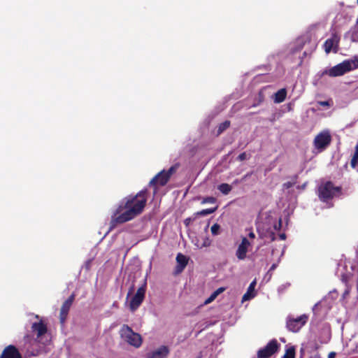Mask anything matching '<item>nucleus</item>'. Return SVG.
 Listing matches in <instances>:
<instances>
[{
	"mask_svg": "<svg viewBox=\"0 0 358 358\" xmlns=\"http://www.w3.org/2000/svg\"><path fill=\"white\" fill-rule=\"evenodd\" d=\"M145 290L146 282H145L144 284L137 289L136 293L130 301L129 307L132 311L136 310L143 301L145 295Z\"/></svg>",
	"mask_w": 358,
	"mask_h": 358,
	"instance_id": "nucleus-8",
	"label": "nucleus"
},
{
	"mask_svg": "<svg viewBox=\"0 0 358 358\" xmlns=\"http://www.w3.org/2000/svg\"><path fill=\"white\" fill-rule=\"evenodd\" d=\"M217 189L224 194H228L231 190V186L227 183L220 184Z\"/></svg>",
	"mask_w": 358,
	"mask_h": 358,
	"instance_id": "nucleus-19",
	"label": "nucleus"
},
{
	"mask_svg": "<svg viewBox=\"0 0 358 358\" xmlns=\"http://www.w3.org/2000/svg\"><path fill=\"white\" fill-rule=\"evenodd\" d=\"M308 320V317L306 314L296 318L288 317L286 322L287 328L292 332H298L306 324Z\"/></svg>",
	"mask_w": 358,
	"mask_h": 358,
	"instance_id": "nucleus-6",
	"label": "nucleus"
},
{
	"mask_svg": "<svg viewBox=\"0 0 358 358\" xmlns=\"http://www.w3.org/2000/svg\"><path fill=\"white\" fill-rule=\"evenodd\" d=\"M216 210V208H206V209H203L201 211H199L197 212L196 214L197 215H200V216H206L208 215H210L213 213H214Z\"/></svg>",
	"mask_w": 358,
	"mask_h": 358,
	"instance_id": "nucleus-23",
	"label": "nucleus"
},
{
	"mask_svg": "<svg viewBox=\"0 0 358 358\" xmlns=\"http://www.w3.org/2000/svg\"><path fill=\"white\" fill-rule=\"evenodd\" d=\"M220 226L217 223L214 224L210 229L211 233L213 236L219 234Z\"/></svg>",
	"mask_w": 358,
	"mask_h": 358,
	"instance_id": "nucleus-24",
	"label": "nucleus"
},
{
	"mask_svg": "<svg viewBox=\"0 0 358 358\" xmlns=\"http://www.w3.org/2000/svg\"><path fill=\"white\" fill-rule=\"evenodd\" d=\"M0 358H22L18 349L13 345L6 347L0 355Z\"/></svg>",
	"mask_w": 358,
	"mask_h": 358,
	"instance_id": "nucleus-12",
	"label": "nucleus"
},
{
	"mask_svg": "<svg viewBox=\"0 0 358 358\" xmlns=\"http://www.w3.org/2000/svg\"><path fill=\"white\" fill-rule=\"evenodd\" d=\"M176 262L178 264L182 265L186 267L188 263L187 257L181 253H178L176 256Z\"/></svg>",
	"mask_w": 358,
	"mask_h": 358,
	"instance_id": "nucleus-18",
	"label": "nucleus"
},
{
	"mask_svg": "<svg viewBox=\"0 0 358 358\" xmlns=\"http://www.w3.org/2000/svg\"><path fill=\"white\" fill-rule=\"evenodd\" d=\"M217 296L213 292L204 302L205 304H208L211 303L213 301H214L216 299Z\"/></svg>",
	"mask_w": 358,
	"mask_h": 358,
	"instance_id": "nucleus-26",
	"label": "nucleus"
},
{
	"mask_svg": "<svg viewBox=\"0 0 358 358\" xmlns=\"http://www.w3.org/2000/svg\"><path fill=\"white\" fill-rule=\"evenodd\" d=\"M275 268V264H273L271 267V270H273Z\"/></svg>",
	"mask_w": 358,
	"mask_h": 358,
	"instance_id": "nucleus-39",
	"label": "nucleus"
},
{
	"mask_svg": "<svg viewBox=\"0 0 358 358\" xmlns=\"http://www.w3.org/2000/svg\"><path fill=\"white\" fill-rule=\"evenodd\" d=\"M215 199L213 196H208V197H206L203 199V202L202 203H215Z\"/></svg>",
	"mask_w": 358,
	"mask_h": 358,
	"instance_id": "nucleus-27",
	"label": "nucleus"
},
{
	"mask_svg": "<svg viewBox=\"0 0 358 358\" xmlns=\"http://www.w3.org/2000/svg\"><path fill=\"white\" fill-rule=\"evenodd\" d=\"M331 142V136L328 130L319 133L314 138L313 145L315 148L322 152L324 150Z\"/></svg>",
	"mask_w": 358,
	"mask_h": 358,
	"instance_id": "nucleus-5",
	"label": "nucleus"
},
{
	"mask_svg": "<svg viewBox=\"0 0 358 358\" xmlns=\"http://www.w3.org/2000/svg\"><path fill=\"white\" fill-rule=\"evenodd\" d=\"M169 354V349L166 346H161L157 350L148 353V358H165Z\"/></svg>",
	"mask_w": 358,
	"mask_h": 358,
	"instance_id": "nucleus-14",
	"label": "nucleus"
},
{
	"mask_svg": "<svg viewBox=\"0 0 358 358\" xmlns=\"http://www.w3.org/2000/svg\"><path fill=\"white\" fill-rule=\"evenodd\" d=\"M170 178L165 173V170H162L150 181L149 185L154 187V194H155L157 192V186H164L167 184Z\"/></svg>",
	"mask_w": 358,
	"mask_h": 358,
	"instance_id": "nucleus-9",
	"label": "nucleus"
},
{
	"mask_svg": "<svg viewBox=\"0 0 358 358\" xmlns=\"http://www.w3.org/2000/svg\"><path fill=\"white\" fill-rule=\"evenodd\" d=\"M336 352H331L330 353H329L328 355V358H335L336 357Z\"/></svg>",
	"mask_w": 358,
	"mask_h": 358,
	"instance_id": "nucleus-32",
	"label": "nucleus"
},
{
	"mask_svg": "<svg viewBox=\"0 0 358 358\" xmlns=\"http://www.w3.org/2000/svg\"><path fill=\"white\" fill-rule=\"evenodd\" d=\"M31 329L33 331H36L37 333V337L44 335L47 332V326L42 321L38 322H34L31 325Z\"/></svg>",
	"mask_w": 358,
	"mask_h": 358,
	"instance_id": "nucleus-15",
	"label": "nucleus"
},
{
	"mask_svg": "<svg viewBox=\"0 0 358 358\" xmlns=\"http://www.w3.org/2000/svg\"><path fill=\"white\" fill-rule=\"evenodd\" d=\"M75 300V294H72L69 298L63 303L59 313V321L62 324H64L67 318L70 308Z\"/></svg>",
	"mask_w": 358,
	"mask_h": 358,
	"instance_id": "nucleus-11",
	"label": "nucleus"
},
{
	"mask_svg": "<svg viewBox=\"0 0 358 358\" xmlns=\"http://www.w3.org/2000/svg\"><path fill=\"white\" fill-rule=\"evenodd\" d=\"M287 96V90L283 88L279 90L275 94V103H281L285 101Z\"/></svg>",
	"mask_w": 358,
	"mask_h": 358,
	"instance_id": "nucleus-17",
	"label": "nucleus"
},
{
	"mask_svg": "<svg viewBox=\"0 0 358 358\" xmlns=\"http://www.w3.org/2000/svg\"><path fill=\"white\" fill-rule=\"evenodd\" d=\"M225 290V288L224 287H220L218 288L217 290H215L214 292V293L215 294V295L217 296L220 294H221L222 292H223Z\"/></svg>",
	"mask_w": 358,
	"mask_h": 358,
	"instance_id": "nucleus-30",
	"label": "nucleus"
},
{
	"mask_svg": "<svg viewBox=\"0 0 358 358\" xmlns=\"http://www.w3.org/2000/svg\"><path fill=\"white\" fill-rule=\"evenodd\" d=\"M189 221V219H186V220H185V223L186 224H188Z\"/></svg>",
	"mask_w": 358,
	"mask_h": 358,
	"instance_id": "nucleus-38",
	"label": "nucleus"
},
{
	"mask_svg": "<svg viewBox=\"0 0 358 358\" xmlns=\"http://www.w3.org/2000/svg\"><path fill=\"white\" fill-rule=\"evenodd\" d=\"M250 245L248 240L244 237L242 238L241 244L236 250V257L238 259H244L246 257V253L248 252V247Z\"/></svg>",
	"mask_w": 358,
	"mask_h": 358,
	"instance_id": "nucleus-13",
	"label": "nucleus"
},
{
	"mask_svg": "<svg viewBox=\"0 0 358 358\" xmlns=\"http://www.w3.org/2000/svg\"><path fill=\"white\" fill-rule=\"evenodd\" d=\"M279 348L280 345L277 340L273 339L270 341L264 348L260 349L257 352V357L258 358H268L277 352Z\"/></svg>",
	"mask_w": 358,
	"mask_h": 358,
	"instance_id": "nucleus-7",
	"label": "nucleus"
},
{
	"mask_svg": "<svg viewBox=\"0 0 358 358\" xmlns=\"http://www.w3.org/2000/svg\"><path fill=\"white\" fill-rule=\"evenodd\" d=\"M342 194V187L335 186L331 181L322 183L318 187V197L322 202H328L334 197L340 196Z\"/></svg>",
	"mask_w": 358,
	"mask_h": 358,
	"instance_id": "nucleus-3",
	"label": "nucleus"
},
{
	"mask_svg": "<svg viewBox=\"0 0 358 358\" xmlns=\"http://www.w3.org/2000/svg\"><path fill=\"white\" fill-rule=\"evenodd\" d=\"M247 158H248V155H247L246 152H244L241 153V154L238 156V157H237V160H238V161H241H241H244V160H245Z\"/></svg>",
	"mask_w": 358,
	"mask_h": 358,
	"instance_id": "nucleus-28",
	"label": "nucleus"
},
{
	"mask_svg": "<svg viewBox=\"0 0 358 358\" xmlns=\"http://www.w3.org/2000/svg\"><path fill=\"white\" fill-rule=\"evenodd\" d=\"M296 350L294 346H291L285 351V355L282 358H295Z\"/></svg>",
	"mask_w": 358,
	"mask_h": 358,
	"instance_id": "nucleus-20",
	"label": "nucleus"
},
{
	"mask_svg": "<svg viewBox=\"0 0 358 358\" xmlns=\"http://www.w3.org/2000/svg\"><path fill=\"white\" fill-rule=\"evenodd\" d=\"M294 185V182H287L283 184V187L285 189H289V188L292 187Z\"/></svg>",
	"mask_w": 358,
	"mask_h": 358,
	"instance_id": "nucleus-29",
	"label": "nucleus"
},
{
	"mask_svg": "<svg viewBox=\"0 0 358 358\" xmlns=\"http://www.w3.org/2000/svg\"><path fill=\"white\" fill-rule=\"evenodd\" d=\"M319 103H320V106H329V102L327 101H320Z\"/></svg>",
	"mask_w": 358,
	"mask_h": 358,
	"instance_id": "nucleus-31",
	"label": "nucleus"
},
{
	"mask_svg": "<svg viewBox=\"0 0 358 358\" xmlns=\"http://www.w3.org/2000/svg\"><path fill=\"white\" fill-rule=\"evenodd\" d=\"M280 238L281 240H285L286 238V235L285 234H280Z\"/></svg>",
	"mask_w": 358,
	"mask_h": 358,
	"instance_id": "nucleus-37",
	"label": "nucleus"
},
{
	"mask_svg": "<svg viewBox=\"0 0 358 358\" xmlns=\"http://www.w3.org/2000/svg\"><path fill=\"white\" fill-rule=\"evenodd\" d=\"M120 334L122 339L132 346L138 348L142 344L141 335L138 333H135L132 329L127 324H124L121 327Z\"/></svg>",
	"mask_w": 358,
	"mask_h": 358,
	"instance_id": "nucleus-4",
	"label": "nucleus"
},
{
	"mask_svg": "<svg viewBox=\"0 0 358 358\" xmlns=\"http://www.w3.org/2000/svg\"><path fill=\"white\" fill-rule=\"evenodd\" d=\"M248 236L249 238H255V234H254L253 231H250L249 234H248Z\"/></svg>",
	"mask_w": 358,
	"mask_h": 358,
	"instance_id": "nucleus-34",
	"label": "nucleus"
},
{
	"mask_svg": "<svg viewBox=\"0 0 358 358\" xmlns=\"http://www.w3.org/2000/svg\"><path fill=\"white\" fill-rule=\"evenodd\" d=\"M210 245V241L208 239H207V241H205V242L203 243V246H204V247H208V246H209Z\"/></svg>",
	"mask_w": 358,
	"mask_h": 358,
	"instance_id": "nucleus-33",
	"label": "nucleus"
},
{
	"mask_svg": "<svg viewBox=\"0 0 358 358\" xmlns=\"http://www.w3.org/2000/svg\"><path fill=\"white\" fill-rule=\"evenodd\" d=\"M339 41L340 36L336 33L332 34L331 38L327 39L323 45L325 52L327 54L331 51L337 52Z\"/></svg>",
	"mask_w": 358,
	"mask_h": 358,
	"instance_id": "nucleus-10",
	"label": "nucleus"
},
{
	"mask_svg": "<svg viewBox=\"0 0 358 358\" xmlns=\"http://www.w3.org/2000/svg\"><path fill=\"white\" fill-rule=\"evenodd\" d=\"M252 174V172H249L248 173H246L243 178V180H245V178H247L248 177H250L251 175Z\"/></svg>",
	"mask_w": 358,
	"mask_h": 358,
	"instance_id": "nucleus-35",
	"label": "nucleus"
},
{
	"mask_svg": "<svg viewBox=\"0 0 358 358\" xmlns=\"http://www.w3.org/2000/svg\"><path fill=\"white\" fill-rule=\"evenodd\" d=\"M185 268V266H182V265H180V264H177L176 268H175V271L174 273L176 274H178V273H180Z\"/></svg>",
	"mask_w": 358,
	"mask_h": 358,
	"instance_id": "nucleus-25",
	"label": "nucleus"
},
{
	"mask_svg": "<svg viewBox=\"0 0 358 358\" xmlns=\"http://www.w3.org/2000/svg\"><path fill=\"white\" fill-rule=\"evenodd\" d=\"M357 69H358V57L355 56L352 59L344 60L329 69L325 70L323 74H327L330 77H337Z\"/></svg>",
	"mask_w": 358,
	"mask_h": 358,
	"instance_id": "nucleus-2",
	"label": "nucleus"
},
{
	"mask_svg": "<svg viewBox=\"0 0 358 358\" xmlns=\"http://www.w3.org/2000/svg\"><path fill=\"white\" fill-rule=\"evenodd\" d=\"M256 285V282L253 281L249 285L247 292L243 296V301L249 300L255 296L254 294H251L255 291V287Z\"/></svg>",
	"mask_w": 358,
	"mask_h": 358,
	"instance_id": "nucleus-16",
	"label": "nucleus"
},
{
	"mask_svg": "<svg viewBox=\"0 0 358 358\" xmlns=\"http://www.w3.org/2000/svg\"><path fill=\"white\" fill-rule=\"evenodd\" d=\"M148 194V189L145 188L135 196L129 195L124 198L111 217L110 228L128 222L140 215L146 206Z\"/></svg>",
	"mask_w": 358,
	"mask_h": 358,
	"instance_id": "nucleus-1",
	"label": "nucleus"
},
{
	"mask_svg": "<svg viewBox=\"0 0 358 358\" xmlns=\"http://www.w3.org/2000/svg\"><path fill=\"white\" fill-rule=\"evenodd\" d=\"M134 285H132V286L130 287V289H129V292H128V296L132 294V292H134Z\"/></svg>",
	"mask_w": 358,
	"mask_h": 358,
	"instance_id": "nucleus-36",
	"label": "nucleus"
},
{
	"mask_svg": "<svg viewBox=\"0 0 358 358\" xmlns=\"http://www.w3.org/2000/svg\"><path fill=\"white\" fill-rule=\"evenodd\" d=\"M357 3H358V0H357Z\"/></svg>",
	"mask_w": 358,
	"mask_h": 358,
	"instance_id": "nucleus-41",
	"label": "nucleus"
},
{
	"mask_svg": "<svg viewBox=\"0 0 358 358\" xmlns=\"http://www.w3.org/2000/svg\"><path fill=\"white\" fill-rule=\"evenodd\" d=\"M180 164L178 163H176L174 165L171 166L167 171L165 170V173L167 176H169V177L171 178L172 175L176 172Z\"/></svg>",
	"mask_w": 358,
	"mask_h": 358,
	"instance_id": "nucleus-22",
	"label": "nucleus"
},
{
	"mask_svg": "<svg viewBox=\"0 0 358 358\" xmlns=\"http://www.w3.org/2000/svg\"><path fill=\"white\" fill-rule=\"evenodd\" d=\"M230 121L229 120H226L223 122H222L221 124H220L219 127H218V129H217V134H222L224 131H225L227 129H228L229 127H230Z\"/></svg>",
	"mask_w": 358,
	"mask_h": 358,
	"instance_id": "nucleus-21",
	"label": "nucleus"
},
{
	"mask_svg": "<svg viewBox=\"0 0 358 358\" xmlns=\"http://www.w3.org/2000/svg\"><path fill=\"white\" fill-rule=\"evenodd\" d=\"M281 225V220H280V222H279V226Z\"/></svg>",
	"mask_w": 358,
	"mask_h": 358,
	"instance_id": "nucleus-40",
	"label": "nucleus"
}]
</instances>
